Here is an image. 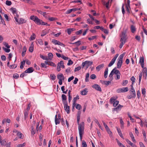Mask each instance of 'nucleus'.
Returning a JSON list of instances; mask_svg holds the SVG:
<instances>
[{
	"label": "nucleus",
	"instance_id": "5",
	"mask_svg": "<svg viewBox=\"0 0 147 147\" xmlns=\"http://www.w3.org/2000/svg\"><path fill=\"white\" fill-rule=\"evenodd\" d=\"M128 91V88L127 87H123L122 88H119L117 90V92L118 93L125 92Z\"/></svg>",
	"mask_w": 147,
	"mask_h": 147
},
{
	"label": "nucleus",
	"instance_id": "10",
	"mask_svg": "<svg viewBox=\"0 0 147 147\" xmlns=\"http://www.w3.org/2000/svg\"><path fill=\"white\" fill-rule=\"evenodd\" d=\"M34 71V69L32 67H30L25 71V73H30L33 72Z\"/></svg>",
	"mask_w": 147,
	"mask_h": 147
},
{
	"label": "nucleus",
	"instance_id": "17",
	"mask_svg": "<svg viewBox=\"0 0 147 147\" xmlns=\"http://www.w3.org/2000/svg\"><path fill=\"white\" fill-rule=\"evenodd\" d=\"M57 78L59 80H64V77L62 74H58L57 75Z\"/></svg>",
	"mask_w": 147,
	"mask_h": 147
},
{
	"label": "nucleus",
	"instance_id": "37",
	"mask_svg": "<svg viewBox=\"0 0 147 147\" xmlns=\"http://www.w3.org/2000/svg\"><path fill=\"white\" fill-rule=\"evenodd\" d=\"M36 35L35 34L33 33L32 34L31 36L30 37V40H34L36 38Z\"/></svg>",
	"mask_w": 147,
	"mask_h": 147
},
{
	"label": "nucleus",
	"instance_id": "14",
	"mask_svg": "<svg viewBox=\"0 0 147 147\" xmlns=\"http://www.w3.org/2000/svg\"><path fill=\"white\" fill-rule=\"evenodd\" d=\"M34 50V45L33 42H32L30 46V47L29 49V51L30 52L32 53L33 52Z\"/></svg>",
	"mask_w": 147,
	"mask_h": 147
},
{
	"label": "nucleus",
	"instance_id": "26",
	"mask_svg": "<svg viewBox=\"0 0 147 147\" xmlns=\"http://www.w3.org/2000/svg\"><path fill=\"white\" fill-rule=\"evenodd\" d=\"M77 122L78 126L82 125H84V122H82L81 123H80V117H77Z\"/></svg>",
	"mask_w": 147,
	"mask_h": 147
},
{
	"label": "nucleus",
	"instance_id": "48",
	"mask_svg": "<svg viewBox=\"0 0 147 147\" xmlns=\"http://www.w3.org/2000/svg\"><path fill=\"white\" fill-rule=\"evenodd\" d=\"M31 134L32 135H34L35 134V131L34 129V128L33 126L31 127Z\"/></svg>",
	"mask_w": 147,
	"mask_h": 147
},
{
	"label": "nucleus",
	"instance_id": "1",
	"mask_svg": "<svg viewBox=\"0 0 147 147\" xmlns=\"http://www.w3.org/2000/svg\"><path fill=\"white\" fill-rule=\"evenodd\" d=\"M126 30H124L122 32V34L121 36V38L120 40V41L121 42L119 46V48L120 49H121L123 45L126 42L127 39V35L126 34Z\"/></svg>",
	"mask_w": 147,
	"mask_h": 147
},
{
	"label": "nucleus",
	"instance_id": "50",
	"mask_svg": "<svg viewBox=\"0 0 147 147\" xmlns=\"http://www.w3.org/2000/svg\"><path fill=\"white\" fill-rule=\"evenodd\" d=\"M96 37H97V36H93L90 37H89L88 38V39L90 40H93L96 38Z\"/></svg>",
	"mask_w": 147,
	"mask_h": 147
},
{
	"label": "nucleus",
	"instance_id": "8",
	"mask_svg": "<svg viewBox=\"0 0 147 147\" xmlns=\"http://www.w3.org/2000/svg\"><path fill=\"white\" fill-rule=\"evenodd\" d=\"M11 10L12 11L13 14L15 16H16L18 17L19 16L18 15L17 12V10L16 8H11Z\"/></svg>",
	"mask_w": 147,
	"mask_h": 147
},
{
	"label": "nucleus",
	"instance_id": "44",
	"mask_svg": "<svg viewBox=\"0 0 147 147\" xmlns=\"http://www.w3.org/2000/svg\"><path fill=\"white\" fill-rule=\"evenodd\" d=\"M61 97L62 98V101H64V100H66L67 97L64 94H62L61 95Z\"/></svg>",
	"mask_w": 147,
	"mask_h": 147
},
{
	"label": "nucleus",
	"instance_id": "6",
	"mask_svg": "<svg viewBox=\"0 0 147 147\" xmlns=\"http://www.w3.org/2000/svg\"><path fill=\"white\" fill-rule=\"evenodd\" d=\"M123 107V106L120 105H119L116 107L114 108L113 109V111H116L117 112L120 111L122 108Z\"/></svg>",
	"mask_w": 147,
	"mask_h": 147
},
{
	"label": "nucleus",
	"instance_id": "13",
	"mask_svg": "<svg viewBox=\"0 0 147 147\" xmlns=\"http://www.w3.org/2000/svg\"><path fill=\"white\" fill-rule=\"evenodd\" d=\"M48 57H47V59H48V61L50 60L51 61L52 60V58L53 57V55L52 53H49L48 54Z\"/></svg>",
	"mask_w": 147,
	"mask_h": 147
},
{
	"label": "nucleus",
	"instance_id": "30",
	"mask_svg": "<svg viewBox=\"0 0 147 147\" xmlns=\"http://www.w3.org/2000/svg\"><path fill=\"white\" fill-rule=\"evenodd\" d=\"M108 71V67H107L105 70L104 72V77L105 78H107V74Z\"/></svg>",
	"mask_w": 147,
	"mask_h": 147
},
{
	"label": "nucleus",
	"instance_id": "23",
	"mask_svg": "<svg viewBox=\"0 0 147 147\" xmlns=\"http://www.w3.org/2000/svg\"><path fill=\"white\" fill-rule=\"evenodd\" d=\"M117 130L119 136L123 139H124V137L123 136L122 134L121 133V130L119 129H118L117 128Z\"/></svg>",
	"mask_w": 147,
	"mask_h": 147
},
{
	"label": "nucleus",
	"instance_id": "32",
	"mask_svg": "<svg viewBox=\"0 0 147 147\" xmlns=\"http://www.w3.org/2000/svg\"><path fill=\"white\" fill-rule=\"evenodd\" d=\"M40 57L43 60L46 61H48V59H47V56H43L41 54H40Z\"/></svg>",
	"mask_w": 147,
	"mask_h": 147
},
{
	"label": "nucleus",
	"instance_id": "18",
	"mask_svg": "<svg viewBox=\"0 0 147 147\" xmlns=\"http://www.w3.org/2000/svg\"><path fill=\"white\" fill-rule=\"evenodd\" d=\"M27 50V48L26 46H24L23 48V50L22 53V56L24 57L26 54V52Z\"/></svg>",
	"mask_w": 147,
	"mask_h": 147
},
{
	"label": "nucleus",
	"instance_id": "27",
	"mask_svg": "<svg viewBox=\"0 0 147 147\" xmlns=\"http://www.w3.org/2000/svg\"><path fill=\"white\" fill-rule=\"evenodd\" d=\"M17 135L18 136L19 138H20L23 139L24 137V136L23 134L20 132H18Z\"/></svg>",
	"mask_w": 147,
	"mask_h": 147
},
{
	"label": "nucleus",
	"instance_id": "29",
	"mask_svg": "<svg viewBox=\"0 0 147 147\" xmlns=\"http://www.w3.org/2000/svg\"><path fill=\"white\" fill-rule=\"evenodd\" d=\"M106 129L108 133L109 134L110 137H112V133L110 131V129L108 127L107 128H106Z\"/></svg>",
	"mask_w": 147,
	"mask_h": 147
},
{
	"label": "nucleus",
	"instance_id": "19",
	"mask_svg": "<svg viewBox=\"0 0 147 147\" xmlns=\"http://www.w3.org/2000/svg\"><path fill=\"white\" fill-rule=\"evenodd\" d=\"M87 89L85 88L81 92V94L82 95H85L87 94L88 92Z\"/></svg>",
	"mask_w": 147,
	"mask_h": 147
},
{
	"label": "nucleus",
	"instance_id": "61",
	"mask_svg": "<svg viewBox=\"0 0 147 147\" xmlns=\"http://www.w3.org/2000/svg\"><path fill=\"white\" fill-rule=\"evenodd\" d=\"M5 3H6V4L7 5H8V6L12 4L11 2V1H8V0H7L6 1Z\"/></svg>",
	"mask_w": 147,
	"mask_h": 147
},
{
	"label": "nucleus",
	"instance_id": "24",
	"mask_svg": "<svg viewBox=\"0 0 147 147\" xmlns=\"http://www.w3.org/2000/svg\"><path fill=\"white\" fill-rule=\"evenodd\" d=\"M26 21L24 19L20 18V21H19V22H18V24H21L26 23Z\"/></svg>",
	"mask_w": 147,
	"mask_h": 147
},
{
	"label": "nucleus",
	"instance_id": "47",
	"mask_svg": "<svg viewBox=\"0 0 147 147\" xmlns=\"http://www.w3.org/2000/svg\"><path fill=\"white\" fill-rule=\"evenodd\" d=\"M3 50L6 53H9L10 52V50L9 49L6 48L4 47L2 48Z\"/></svg>",
	"mask_w": 147,
	"mask_h": 147
},
{
	"label": "nucleus",
	"instance_id": "52",
	"mask_svg": "<svg viewBox=\"0 0 147 147\" xmlns=\"http://www.w3.org/2000/svg\"><path fill=\"white\" fill-rule=\"evenodd\" d=\"M13 77L15 79H17L19 78V75L17 74H14L13 75Z\"/></svg>",
	"mask_w": 147,
	"mask_h": 147
},
{
	"label": "nucleus",
	"instance_id": "60",
	"mask_svg": "<svg viewBox=\"0 0 147 147\" xmlns=\"http://www.w3.org/2000/svg\"><path fill=\"white\" fill-rule=\"evenodd\" d=\"M126 11L127 12V13H128V14H129L130 13L129 10V8H130V6H129L128 5H126Z\"/></svg>",
	"mask_w": 147,
	"mask_h": 147
},
{
	"label": "nucleus",
	"instance_id": "55",
	"mask_svg": "<svg viewBox=\"0 0 147 147\" xmlns=\"http://www.w3.org/2000/svg\"><path fill=\"white\" fill-rule=\"evenodd\" d=\"M49 65L51 66H53L54 67H55L56 66V65H55V64L53 62L51 61H49Z\"/></svg>",
	"mask_w": 147,
	"mask_h": 147
},
{
	"label": "nucleus",
	"instance_id": "21",
	"mask_svg": "<svg viewBox=\"0 0 147 147\" xmlns=\"http://www.w3.org/2000/svg\"><path fill=\"white\" fill-rule=\"evenodd\" d=\"M64 108L65 110L67 112V113H69V107L68 106V105L67 106L66 105L65 106H64Z\"/></svg>",
	"mask_w": 147,
	"mask_h": 147
},
{
	"label": "nucleus",
	"instance_id": "58",
	"mask_svg": "<svg viewBox=\"0 0 147 147\" xmlns=\"http://www.w3.org/2000/svg\"><path fill=\"white\" fill-rule=\"evenodd\" d=\"M142 71L143 72L144 74H145L146 75V76L147 69L146 67H144Z\"/></svg>",
	"mask_w": 147,
	"mask_h": 147
},
{
	"label": "nucleus",
	"instance_id": "40",
	"mask_svg": "<svg viewBox=\"0 0 147 147\" xmlns=\"http://www.w3.org/2000/svg\"><path fill=\"white\" fill-rule=\"evenodd\" d=\"M37 11L38 13H40L41 14L43 15L44 16H45V15L46 14V12H42L41 10H37Z\"/></svg>",
	"mask_w": 147,
	"mask_h": 147
},
{
	"label": "nucleus",
	"instance_id": "33",
	"mask_svg": "<svg viewBox=\"0 0 147 147\" xmlns=\"http://www.w3.org/2000/svg\"><path fill=\"white\" fill-rule=\"evenodd\" d=\"M57 115H56L55 116V122L56 125H57V124H59L60 123L59 119L57 118Z\"/></svg>",
	"mask_w": 147,
	"mask_h": 147
},
{
	"label": "nucleus",
	"instance_id": "63",
	"mask_svg": "<svg viewBox=\"0 0 147 147\" xmlns=\"http://www.w3.org/2000/svg\"><path fill=\"white\" fill-rule=\"evenodd\" d=\"M131 95H132L133 96H135L136 97V94L135 91H133L132 90H130L129 91Z\"/></svg>",
	"mask_w": 147,
	"mask_h": 147
},
{
	"label": "nucleus",
	"instance_id": "38",
	"mask_svg": "<svg viewBox=\"0 0 147 147\" xmlns=\"http://www.w3.org/2000/svg\"><path fill=\"white\" fill-rule=\"evenodd\" d=\"M69 43L71 44H76V45L78 46H79L81 44L80 41L79 40L78 41L74 43H72L70 42Z\"/></svg>",
	"mask_w": 147,
	"mask_h": 147
},
{
	"label": "nucleus",
	"instance_id": "22",
	"mask_svg": "<svg viewBox=\"0 0 147 147\" xmlns=\"http://www.w3.org/2000/svg\"><path fill=\"white\" fill-rule=\"evenodd\" d=\"M6 139H5L1 140L0 142V143L2 146H5L6 144Z\"/></svg>",
	"mask_w": 147,
	"mask_h": 147
},
{
	"label": "nucleus",
	"instance_id": "34",
	"mask_svg": "<svg viewBox=\"0 0 147 147\" xmlns=\"http://www.w3.org/2000/svg\"><path fill=\"white\" fill-rule=\"evenodd\" d=\"M117 69L116 67H115L113 69H115V70L114 71V74H115L116 75L117 74H120V73L119 71V70H116Z\"/></svg>",
	"mask_w": 147,
	"mask_h": 147
},
{
	"label": "nucleus",
	"instance_id": "49",
	"mask_svg": "<svg viewBox=\"0 0 147 147\" xmlns=\"http://www.w3.org/2000/svg\"><path fill=\"white\" fill-rule=\"evenodd\" d=\"M50 77L51 79L53 80H54L56 79V77L54 74H51Z\"/></svg>",
	"mask_w": 147,
	"mask_h": 147
},
{
	"label": "nucleus",
	"instance_id": "16",
	"mask_svg": "<svg viewBox=\"0 0 147 147\" xmlns=\"http://www.w3.org/2000/svg\"><path fill=\"white\" fill-rule=\"evenodd\" d=\"M115 70V69H113L111 71L110 74L109 75V77L110 78V79L111 81H112L113 79V74H114L113 72Z\"/></svg>",
	"mask_w": 147,
	"mask_h": 147
},
{
	"label": "nucleus",
	"instance_id": "59",
	"mask_svg": "<svg viewBox=\"0 0 147 147\" xmlns=\"http://www.w3.org/2000/svg\"><path fill=\"white\" fill-rule=\"evenodd\" d=\"M59 64H60L59 62L57 64V70L58 71H60L61 70V67L60 66H59Z\"/></svg>",
	"mask_w": 147,
	"mask_h": 147
},
{
	"label": "nucleus",
	"instance_id": "20",
	"mask_svg": "<svg viewBox=\"0 0 147 147\" xmlns=\"http://www.w3.org/2000/svg\"><path fill=\"white\" fill-rule=\"evenodd\" d=\"M110 0H109L106 3L104 1L103 3V4L104 5H105L106 6V7L107 9H108L109 8V2ZM113 0H111V2Z\"/></svg>",
	"mask_w": 147,
	"mask_h": 147
},
{
	"label": "nucleus",
	"instance_id": "51",
	"mask_svg": "<svg viewBox=\"0 0 147 147\" xmlns=\"http://www.w3.org/2000/svg\"><path fill=\"white\" fill-rule=\"evenodd\" d=\"M58 41L55 39H53L52 40V42L55 45H57Z\"/></svg>",
	"mask_w": 147,
	"mask_h": 147
},
{
	"label": "nucleus",
	"instance_id": "35",
	"mask_svg": "<svg viewBox=\"0 0 147 147\" xmlns=\"http://www.w3.org/2000/svg\"><path fill=\"white\" fill-rule=\"evenodd\" d=\"M25 61L24 60L23 61H21V65L20 66V68L21 69H22L24 67V65H25Z\"/></svg>",
	"mask_w": 147,
	"mask_h": 147
},
{
	"label": "nucleus",
	"instance_id": "53",
	"mask_svg": "<svg viewBox=\"0 0 147 147\" xmlns=\"http://www.w3.org/2000/svg\"><path fill=\"white\" fill-rule=\"evenodd\" d=\"M41 24L42 25H46L47 26H49L50 25L48 24L47 23L43 22L42 20L40 22Z\"/></svg>",
	"mask_w": 147,
	"mask_h": 147
},
{
	"label": "nucleus",
	"instance_id": "7",
	"mask_svg": "<svg viewBox=\"0 0 147 147\" xmlns=\"http://www.w3.org/2000/svg\"><path fill=\"white\" fill-rule=\"evenodd\" d=\"M92 87L95 89L96 90L101 92L102 90L99 85L97 84H94L92 86Z\"/></svg>",
	"mask_w": 147,
	"mask_h": 147
},
{
	"label": "nucleus",
	"instance_id": "45",
	"mask_svg": "<svg viewBox=\"0 0 147 147\" xmlns=\"http://www.w3.org/2000/svg\"><path fill=\"white\" fill-rule=\"evenodd\" d=\"M89 76V73H87L86 75L85 82H88V78Z\"/></svg>",
	"mask_w": 147,
	"mask_h": 147
},
{
	"label": "nucleus",
	"instance_id": "2",
	"mask_svg": "<svg viewBox=\"0 0 147 147\" xmlns=\"http://www.w3.org/2000/svg\"><path fill=\"white\" fill-rule=\"evenodd\" d=\"M30 19L33 21L36 24L40 25L42 20L39 19L37 16H31L30 17Z\"/></svg>",
	"mask_w": 147,
	"mask_h": 147
},
{
	"label": "nucleus",
	"instance_id": "31",
	"mask_svg": "<svg viewBox=\"0 0 147 147\" xmlns=\"http://www.w3.org/2000/svg\"><path fill=\"white\" fill-rule=\"evenodd\" d=\"M115 60L114 59H113V58L112 59L111 61L109 63V64L108 65V67H110L112 66L115 63Z\"/></svg>",
	"mask_w": 147,
	"mask_h": 147
},
{
	"label": "nucleus",
	"instance_id": "42",
	"mask_svg": "<svg viewBox=\"0 0 147 147\" xmlns=\"http://www.w3.org/2000/svg\"><path fill=\"white\" fill-rule=\"evenodd\" d=\"M82 147H87V144L84 140H83L82 141Z\"/></svg>",
	"mask_w": 147,
	"mask_h": 147
},
{
	"label": "nucleus",
	"instance_id": "43",
	"mask_svg": "<svg viewBox=\"0 0 147 147\" xmlns=\"http://www.w3.org/2000/svg\"><path fill=\"white\" fill-rule=\"evenodd\" d=\"M125 54L124 53H123L121 54L119 57L118 60H120L121 61H122V59L123 57H124V56Z\"/></svg>",
	"mask_w": 147,
	"mask_h": 147
},
{
	"label": "nucleus",
	"instance_id": "9",
	"mask_svg": "<svg viewBox=\"0 0 147 147\" xmlns=\"http://www.w3.org/2000/svg\"><path fill=\"white\" fill-rule=\"evenodd\" d=\"M79 99V96L78 95H77L76 97H74L73 101V107L76 105V102L77 100Z\"/></svg>",
	"mask_w": 147,
	"mask_h": 147
},
{
	"label": "nucleus",
	"instance_id": "62",
	"mask_svg": "<svg viewBox=\"0 0 147 147\" xmlns=\"http://www.w3.org/2000/svg\"><path fill=\"white\" fill-rule=\"evenodd\" d=\"M57 19L53 17H50L48 18V20L50 21H53L56 20Z\"/></svg>",
	"mask_w": 147,
	"mask_h": 147
},
{
	"label": "nucleus",
	"instance_id": "15",
	"mask_svg": "<svg viewBox=\"0 0 147 147\" xmlns=\"http://www.w3.org/2000/svg\"><path fill=\"white\" fill-rule=\"evenodd\" d=\"M123 61L120 60H119L117 63V67L118 68H120L121 67L122 65Z\"/></svg>",
	"mask_w": 147,
	"mask_h": 147
},
{
	"label": "nucleus",
	"instance_id": "46",
	"mask_svg": "<svg viewBox=\"0 0 147 147\" xmlns=\"http://www.w3.org/2000/svg\"><path fill=\"white\" fill-rule=\"evenodd\" d=\"M131 80L132 81V84H134V83H135L136 79L135 77L134 76H132L130 78Z\"/></svg>",
	"mask_w": 147,
	"mask_h": 147
},
{
	"label": "nucleus",
	"instance_id": "64",
	"mask_svg": "<svg viewBox=\"0 0 147 147\" xmlns=\"http://www.w3.org/2000/svg\"><path fill=\"white\" fill-rule=\"evenodd\" d=\"M81 69V67L80 66L78 67L75 68L74 70V71L75 72L77 71H79V70H80Z\"/></svg>",
	"mask_w": 147,
	"mask_h": 147
},
{
	"label": "nucleus",
	"instance_id": "36",
	"mask_svg": "<svg viewBox=\"0 0 147 147\" xmlns=\"http://www.w3.org/2000/svg\"><path fill=\"white\" fill-rule=\"evenodd\" d=\"M144 57H140V61L139 63H144Z\"/></svg>",
	"mask_w": 147,
	"mask_h": 147
},
{
	"label": "nucleus",
	"instance_id": "4",
	"mask_svg": "<svg viewBox=\"0 0 147 147\" xmlns=\"http://www.w3.org/2000/svg\"><path fill=\"white\" fill-rule=\"evenodd\" d=\"M84 125H82L78 126V130L79 131V134H83L84 133Z\"/></svg>",
	"mask_w": 147,
	"mask_h": 147
},
{
	"label": "nucleus",
	"instance_id": "54",
	"mask_svg": "<svg viewBox=\"0 0 147 147\" xmlns=\"http://www.w3.org/2000/svg\"><path fill=\"white\" fill-rule=\"evenodd\" d=\"M119 101L118 100H116V101L114 102L113 103V106L114 107H116L119 104Z\"/></svg>",
	"mask_w": 147,
	"mask_h": 147
},
{
	"label": "nucleus",
	"instance_id": "11",
	"mask_svg": "<svg viewBox=\"0 0 147 147\" xmlns=\"http://www.w3.org/2000/svg\"><path fill=\"white\" fill-rule=\"evenodd\" d=\"M104 66V64H101L98 66L96 68V70L99 71Z\"/></svg>",
	"mask_w": 147,
	"mask_h": 147
},
{
	"label": "nucleus",
	"instance_id": "12",
	"mask_svg": "<svg viewBox=\"0 0 147 147\" xmlns=\"http://www.w3.org/2000/svg\"><path fill=\"white\" fill-rule=\"evenodd\" d=\"M24 119L25 120H26L27 118L28 117V111L25 110L24 111Z\"/></svg>",
	"mask_w": 147,
	"mask_h": 147
},
{
	"label": "nucleus",
	"instance_id": "3",
	"mask_svg": "<svg viewBox=\"0 0 147 147\" xmlns=\"http://www.w3.org/2000/svg\"><path fill=\"white\" fill-rule=\"evenodd\" d=\"M93 63L92 61H86L82 63V67L83 68L85 66L86 67V69H87L88 67L91 65Z\"/></svg>",
	"mask_w": 147,
	"mask_h": 147
},
{
	"label": "nucleus",
	"instance_id": "25",
	"mask_svg": "<svg viewBox=\"0 0 147 147\" xmlns=\"http://www.w3.org/2000/svg\"><path fill=\"white\" fill-rule=\"evenodd\" d=\"M131 30L132 33H134L136 30V28L133 25H131Z\"/></svg>",
	"mask_w": 147,
	"mask_h": 147
},
{
	"label": "nucleus",
	"instance_id": "56",
	"mask_svg": "<svg viewBox=\"0 0 147 147\" xmlns=\"http://www.w3.org/2000/svg\"><path fill=\"white\" fill-rule=\"evenodd\" d=\"M0 17L1 21L2 24L4 25H5V23L4 20H3L2 17V16H1V15L0 14Z\"/></svg>",
	"mask_w": 147,
	"mask_h": 147
},
{
	"label": "nucleus",
	"instance_id": "41",
	"mask_svg": "<svg viewBox=\"0 0 147 147\" xmlns=\"http://www.w3.org/2000/svg\"><path fill=\"white\" fill-rule=\"evenodd\" d=\"M17 66L16 64H14L11 65H10L9 68L11 69H13L16 68Z\"/></svg>",
	"mask_w": 147,
	"mask_h": 147
},
{
	"label": "nucleus",
	"instance_id": "28",
	"mask_svg": "<svg viewBox=\"0 0 147 147\" xmlns=\"http://www.w3.org/2000/svg\"><path fill=\"white\" fill-rule=\"evenodd\" d=\"M117 98L115 97H112L110 100V102L111 104H113L116 101Z\"/></svg>",
	"mask_w": 147,
	"mask_h": 147
},
{
	"label": "nucleus",
	"instance_id": "39",
	"mask_svg": "<svg viewBox=\"0 0 147 147\" xmlns=\"http://www.w3.org/2000/svg\"><path fill=\"white\" fill-rule=\"evenodd\" d=\"M128 82L127 80H123L122 83V85L123 86H125L128 83Z\"/></svg>",
	"mask_w": 147,
	"mask_h": 147
},
{
	"label": "nucleus",
	"instance_id": "57",
	"mask_svg": "<svg viewBox=\"0 0 147 147\" xmlns=\"http://www.w3.org/2000/svg\"><path fill=\"white\" fill-rule=\"evenodd\" d=\"M3 44L5 46V47H6L7 48L9 49L10 48V46L8 45V44L5 42H3Z\"/></svg>",
	"mask_w": 147,
	"mask_h": 147
}]
</instances>
